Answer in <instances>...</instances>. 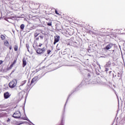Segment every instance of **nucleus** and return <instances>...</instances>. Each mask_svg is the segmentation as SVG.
Returning a JSON list of instances; mask_svg holds the SVG:
<instances>
[{"label": "nucleus", "instance_id": "obj_1", "mask_svg": "<svg viewBox=\"0 0 125 125\" xmlns=\"http://www.w3.org/2000/svg\"><path fill=\"white\" fill-rule=\"evenodd\" d=\"M37 46L39 47H42V48H38L36 49V51L38 54H43L46 51V48L43 44L40 43L39 44L37 45Z\"/></svg>", "mask_w": 125, "mask_h": 125}, {"label": "nucleus", "instance_id": "obj_5", "mask_svg": "<svg viewBox=\"0 0 125 125\" xmlns=\"http://www.w3.org/2000/svg\"><path fill=\"white\" fill-rule=\"evenodd\" d=\"M114 46V44L110 43L108 44L104 48V49H106V50H109V49H111V48Z\"/></svg>", "mask_w": 125, "mask_h": 125}, {"label": "nucleus", "instance_id": "obj_20", "mask_svg": "<svg viewBox=\"0 0 125 125\" xmlns=\"http://www.w3.org/2000/svg\"><path fill=\"white\" fill-rule=\"evenodd\" d=\"M105 72H108V71H109V68H105Z\"/></svg>", "mask_w": 125, "mask_h": 125}, {"label": "nucleus", "instance_id": "obj_25", "mask_svg": "<svg viewBox=\"0 0 125 125\" xmlns=\"http://www.w3.org/2000/svg\"><path fill=\"white\" fill-rule=\"evenodd\" d=\"M32 73H35V71H32Z\"/></svg>", "mask_w": 125, "mask_h": 125}, {"label": "nucleus", "instance_id": "obj_17", "mask_svg": "<svg viewBox=\"0 0 125 125\" xmlns=\"http://www.w3.org/2000/svg\"><path fill=\"white\" fill-rule=\"evenodd\" d=\"M109 66H111V63L107 62L106 64V67H109Z\"/></svg>", "mask_w": 125, "mask_h": 125}, {"label": "nucleus", "instance_id": "obj_16", "mask_svg": "<svg viewBox=\"0 0 125 125\" xmlns=\"http://www.w3.org/2000/svg\"><path fill=\"white\" fill-rule=\"evenodd\" d=\"M46 23H47V25L48 26H52V22H46Z\"/></svg>", "mask_w": 125, "mask_h": 125}, {"label": "nucleus", "instance_id": "obj_11", "mask_svg": "<svg viewBox=\"0 0 125 125\" xmlns=\"http://www.w3.org/2000/svg\"><path fill=\"white\" fill-rule=\"evenodd\" d=\"M9 44V42H8L7 40L4 41V45H5V46H8Z\"/></svg>", "mask_w": 125, "mask_h": 125}, {"label": "nucleus", "instance_id": "obj_12", "mask_svg": "<svg viewBox=\"0 0 125 125\" xmlns=\"http://www.w3.org/2000/svg\"><path fill=\"white\" fill-rule=\"evenodd\" d=\"M0 39H1V41H4L6 39L5 36L1 34V36H0Z\"/></svg>", "mask_w": 125, "mask_h": 125}, {"label": "nucleus", "instance_id": "obj_2", "mask_svg": "<svg viewBox=\"0 0 125 125\" xmlns=\"http://www.w3.org/2000/svg\"><path fill=\"white\" fill-rule=\"evenodd\" d=\"M16 84H17V81L16 80H13L9 83V86L11 88H13L16 86Z\"/></svg>", "mask_w": 125, "mask_h": 125}, {"label": "nucleus", "instance_id": "obj_10", "mask_svg": "<svg viewBox=\"0 0 125 125\" xmlns=\"http://www.w3.org/2000/svg\"><path fill=\"white\" fill-rule=\"evenodd\" d=\"M26 65H27V62L26 61V59L23 58L22 59V67L24 68Z\"/></svg>", "mask_w": 125, "mask_h": 125}, {"label": "nucleus", "instance_id": "obj_24", "mask_svg": "<svg viewBox=\"0 0 125 125\" xmlns=\"http://www.w3.org/2000/svg\"><path fill=\"white\" fill-rule=\"evenodd\" d=\"M113 51V52H114L115 51V50H113V51Z\"/></svg>", "mask_w": 125, "mask_h": 125}, {"label": "nucleus", "instance_id": "obj_4", "mask_svg": "<svg viewBox=\"0 0 125 125\" xmlns=\"http://www.w3.org/2000/svg\"><path fill=\"white\" fill-rule=\"evenodd\" d=\"M60 40V36L58 35H56L54 37V44H56Z\"/></svg>", "mask_w": 125, "mask_h": 125}, {"label": "nucleus", "instance_id": "obj_3", "mask_svg": "<svg viewBox=\"0 0 125 125\" xmlns=\"http://www.w3.org/2000/svg\"><path fill=\"white\" fill-rule=\"evenodd\" d=\"M12 117L15 119H19L21 117V113L20 111H17L13 114Z\"/></svg>", "mask_w": 125, "mask_h": 125}, {"label": "nucleus", "instance_id": "obj_8", "mask_svg": "<svg viewBox=\"0 0 125 125\" xmlns=\"http://www.w3.org/2000/svg\"><path fill=\"white\" fill-rule=\"evenodd\" d=\"M17 61V59H15L13 62V63L10 65V67L8 68L9 70H11L12 69L13 66L15 64H16V62Z\"/></svg>", "mask_w": 125, "mask_h": 125}, {"label": "nucleus", "instance_id": "obj_9", "mask_svg": "<svg viewBox=\"0 0 125 125\" xmlns=\"http://www.w3.org/2000/svg\"><path fill=\"white\" fill-rule=\"evenodd\" d=\"M40 35V33L38 32V31H36V32L34 34V37L36 38V41H39V38L37 37Z\"/></svg>", "mask_w": 125, "mask_h": 125}, {"label": "nucleus", "instance_id": "obj_14", "mask_svg": "<svg viewBox=\"0 0 125 125\" xmlns=\"http://www.w3.org/2000/svg\"><path fill=\"white\" fill-rule=\"evenodd\" d=\"M20 28L21 30H24V28H25V25H24V24H21Z\"/></svg>", "mask_w": 125, "mask_h": 125}, {"label": "nucleus", "instance_id": "obj_7", "mask_svg": "<svg viewBox=\"0 0 125 125\" xmlns=\"http://www.w3.org/2000/svg\"><path fill=\"white\" fill-rule=\"evenodd\" d=\"M10 94H9V92H6L4 93V99H8V98H9L10 97Z\"/></svg>", "mask_w": 125, "mask_h": 125}, {"label": "nucleus", "instance_id": "obj_18", "mask_svg": "<svg viewBox=\"0 0 125 125\" xmlns=\"http://www.w3.org/2000/svg\"><path fill=\"white\" fill-rule=\"evenodd\" d=\"M50 52H51V50H48L47 51V54H50Z\"/></svg>", "mask_w": 125, "mask_h": 125}, {"label": "nucleus", "instance_id": "obj_23", "mask_svg": "<svg viewBox=\"0 0 125 125\" xmlns=\"http://www.w3.org/2000/svg\"><path fill=\"white\" fill-rule=\"evenodd\" d=\"M7 122H10V119H8L7 120Z\"/></svg>", "mask_w": 125, "mask_h": 125}, {"label": "nucleus", "instance_id": "obj_19", "mask_svg": "<svg viewBox=\"0 0 125 125\" xmlns=\"http://www.w3.org/2000/svg\"><path fill=\"white\" fill-rule=\"evenodd\" d=\"M55 12L56 14H57V15H59V13H58V11H57V10H55Z\"/></svg>", "mask_w": 125, "mask_h": 125}, {"label": "nucleus", "instance_id": "obj_22", "mask_svg": "<svg viewBox=\"0 0 125 125\" xmlns=\"http://www.w3.org/2000/svg\"><path fill=\"white\" fill-rule=\"evenodd\" d=\"M3 61H1V60H0V65H1V64H2V63H3Z\"/></svg>", "mask_w": 125, "mask_h": 125}, {"label": "nucleus", "instance_id": "obj_6", "mask_svg": "<svg viewBox=\"0 0 125 125\" xmlns=\"http://www.w3.org/2000/svg\"><path fill=\"white\" fill-rule=\"evenodd\" d=\"M38 79H39V77L38 76L34 77L31 80L30 85L31 84H33L34 83H36L38 81Z\"/></svg>", "mask_w": 125, "mask_h": 125}, {"label": "nucleus", "instance_id": "obj_21", "mask_svg": "<svg viewBox=\"0 0 125 125\" xmlns=\"http://www.w3.org/2000/svg\"><path fill=\"white\" fill-rule=\"evenodd\" d=\"M9 49H10V50H11L12 49V47L11 46H10L9 47Z\"/></svg>", "mask_w": 125, "mask_h": 125}, {"label": "nucleus", "instance_id": "obj_15", "mask_svg": "<svg viewBox=\"0 0 125 125\" xmlns=\"http://www.w3.org/2000/svg\"><path fill=\"white\" fill-rule=\"evenodd\" d=\"M14 50L15 51H17L18 50V45H15L14 46Z\"/></svg>", "mask_w": 125, "mask_h": 125}, {"label": "nucleus", "instance_id": "obj_13", "mask_svg": "<svg viewBox=\"0 0 125 125\" xmlns=\"http://www.w3.org/2000/svg\"><path fill=\"white\" fill-rule=\"evenodd\" d=\"M26 83H27V80H24V81H22L21 84V86H23V85H24V84H25Z\"/></svg>", "mask_w": 125, "mask_h": 125}]
</instances>
